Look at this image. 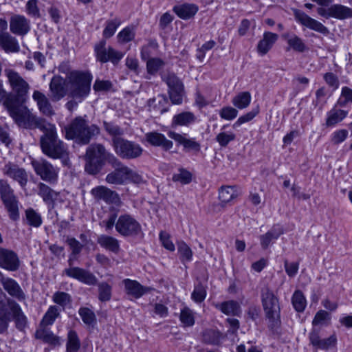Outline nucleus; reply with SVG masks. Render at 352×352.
<instances>
[{
  "label": "nucleus",
  "mask_w": 352,
  "mask_h": 352,
  "mask_svg": "<svg viewBox=\"0 0 352 352\" xmlns=\"http://www.w3.org/2000/svg\"><path fill=\"white\" fill-rule=\"evenodd\" d=\"M43 135L40 137L39 144L44 155L52 159H60L68 154L66 144L58 138L55 124L47 123L41 130Z\"/></svg>",
  "instance_id": "obj_1"
},
{
  "label": "nucleus",
  "mask_w": 352,
  "mask_h": 352,
  "mask_svg": "<svg viewBox=\"0 0 352 352\" xmlns=\"http://www.w3.org/2000/svg\"><path fill=\"white\" fill-rule=\"evenodd\" d=\"M85 159V170L90 175L99 173L106 162L111 165L119 164V160L113 154L107 151L100 144H94L88 146Z\"/></svg>",
  "instance_id": "obj_2"
},
{
  "label": "nucleus",
  "mask_w": 352,
  "mask_h": 352,
  "mask_svg": "<svg viewBox=\"0 0 352 352\" xmlns=\"http://www.w3.org/2000/svg\"><path fill=\"white\" fill-rule=\"evenodd\" d=\"M3 104L10 116L21 127L30 129L38 128L41 130L47 123L43 118L34 114L26 106L17 104L12 100H6Z\"/></svg>",
  "instance_id": "obj_3"
},
{
  "label": "nucleus",
  "mask_w": 352,
  "mask_h": 352,
  "mask_svg": "<svg viewBox=\"0 0 352 352\" xmlns=\"http://www.w3.org/2000/svg\"><path fill=\"white\" fill-rule=\"evenodd\" d=\"M64 131L66 139L75 140L81 144H88L93 136L100 133L96 125H89L87 121L80 116L76 117L65 126Z\"/></svg>",
  "instance_id": "obj_4"
},
{
  "label": "nucleus",
  "mask_w": 352,
  "mask_h": 352,
  "mask_svg": "<svg viewBox=\"0 0 352 352\" xmlns=\"http://www.w3.org/2000/svg\"><path fill=\"white\" fill-rule=\"evenodd\" d=\"M92 76L89 72H72L67 78V95L82 102L91 91Z\"/></svg>",
  "instance_id": "obj_5"
},
{
  "label": "nucleus",
  "mask_w": 352,
  "mask_h": 352,
  "mask_svg": "<svg viewBox=\"0 0 352 352\" xmlns=\"http://www.w3.org/2000/svg\"><path fill=\"white\" fill-rule=\"evenodd\" d=\"M0 196L10 218L16 221L19 218V201L10 184L6 180L0 179Z\"/></svg>",
  "instance_id": "obj_6"
},
{
  "label": "nucleus",
  "mask_w": 352,
  "mask_h": 352,
  "mask_svg": "<svg viewBox=\"0 0 352 352\" xmlns=\"http://www.w3.org/2000/svg\"><path fill=\"white\" fill-rule=\"evenodd\" d=\"M116 153L122 159H135L142 153V147L137 143L122 139H116L112 145Z\"/></svg>",
  "instance_id": "obj_7"
},
{
  "label": "nucleus",
  "mask_w": 352,
  "mask_h": 352,
  "mask_svg": "<svg viewBox=\"0 0 352 352\" xmlns=\"http://www.w3.org/2000/svg\"><path fill=\"white\" fill-rule=\"evenodd\" d=\"M94 52L96 60L104 63L109 61L113 65H118L124 56V53L113 49L111 46H107V42L104 40L100 41L95 45Z\"/></svg>",
  "instance_id": "obj_8"
},
{
  "label": "nucleus",
  "mask_w": 352,
  "mask_h": 352,
  "mask_svg": "<svg viewBox=\"0 0 352 352\" xmlns=\"http://www.w3.org/2000/svg\"><path fill=\"white\" fill-rule=\"evenodd\" d=\"M32 167L41 179L50 183L57 182L58 169L45 159L34 160L32 161Z\"/></svg>",
  "instance_id": "obj_9"
},
{
  "label": "nucleus",
  "mask_w": 352,
  "mask_h": 352,
  "mask_svg": "<svg viewBox=\"0 0 352 352\" xmlns=\"http://www.w3.org/2000/svg\"><path fill=\"white\" fill-rule=\"evenodd\" d=\"M116 230L123 236H133L141 232V226L132 216L125 214L118 219Z\"/></svg>",
  "instance_id": "obj_10"
},
{
  "label": "nucleus",
  "mask_w": 352,
  "mask_h": 352,
  "mask_svg": "<svg viewBox=\"0 0 352 352\" xmlns=\"http://www.w3.org/2000/svg\"><path fill=\"white\" fill-rule=\"evenodd\" d=\"M4 72L12 91L19 99L24 101L30 89L29 84L18 72L12 69H6Z\"/></svg>",
  "instance_id": "obj_11"
},
{
  "label": "nucleus",
  "mask_w": 352,
  "mask_h": 352,
  "mask_svg": "<svg viewBox=\"0 0 352 352\" xmlns=\"http://www.w3.org/2000/svg\"><path fill=\"white\" fill-rule=\"evenodd\" d=\"M261 298L266 316L272 320H278L280 311L278 298L272 291L266 289L262 292Z\"/></svg>",
  "instance_id": "obj_12"
},
{
  "label": "nucleus",
  "mask_w": 352,
  "mask_h": 352,
  "mask_svg": "<svg viewBox=\"0 0 352 352\" xmlns=\"http://www.w3.org/2000/svg\"><path fill=\"white\" fill-rule=\"evenodd\" d=\"M317 13L327 19L334 18L344 20L352 18V9L342 4H333L327 8L319 7Z\"/></svg>",
  "instance_id": "obj_13"
},
{
  "label": "nucleus",
  "mask_w": 352,
  "mask_h": 352,
  "mask_svg": "<svg viewBox=\"0 0 352 352\" xmlns=\"http://www.w3.org/2000/svg\"><path fill=\"white\" fill-rule=\"evenodd\" d=\"M293 12L295 20L302 26L324 35L329 34V30L326 26L320 21L311 18L303 11L295 9L293 10Z\"/></svg>",
  "instance_id": "obj_14"
},
{
  "label": "nucleus",
  "mask_w": 352,
  "mask_h": 352,
  "mask_svg": "<svg viewBox=\"0 0 352 352\" xmlns=\"http://www.w3.org/2000/svg\"><path fill=\"white\" fill-rule=\"evenodd\" d=\"M3 173L13 180L17 182L21 187H25L28 183V176L26 170L19 165L8 162L2 168Z\"/></svg>",
  "instance_id": "obj_15"
},
{
  "label": "nucleus",
  "mask_w": 352,
  "mask_h": 352,
  "mask_svg": "<svg viewBox=\"0 0 352 352\" xmlns=\"http://www.w3.org/2000/svg\"><path fill=\"white\" fill-rule=\"evenodd\" d=\"M94 198L98 201H103L109 204L118 206L120 204V199L118 194L104 186H99L91 190Z\"/></svg>",
  "instance_id": "obj_16"
},
{
  "label": "nucleus",
  "mask_w": 352,
  "mask_h": 352,
  "mask_svg": "<svg viewBox=\"0 0 352 352\" xmlns=\"http://www.w3.org/2000/svg\"><path fill=\"white\" fill-rule=\"evenodd\" d=\"M31 29L30 21L25 16L14 14L10 19V30L16 35L24 36Z\"/></svg>",
  "instance_id": "obj_17"
},
{
  "label": "nucleus",
  "mask_w": 352,
  "mask_h": 352,
  "mask_svg": "<svg viewBox=\"0 0 352 352\" xmlns=\"http://www.w3.org/2000/svg\"><path fill=\"white\" fill-rule=\"evenodd\" d=\"M20 266L17 254L12 250L0 247V267L8 271H16Z\"/></svg>",
  "instance_id": "obj_18"
},
{
  "label": "nucleus",
  "mask_w": 352,
  "mask_h": 352,
  "mask_svg": "<svg viewBox=\"0 0 352 352\" xmlns=\"http://www.w3.org/2000/svg\"><path fill=\"white\" fill-rule=\"evenodd\" d=\"M50 91L52 101L57 102L63 98L67 94V79L54 76L50 83Z\"/></svg>",
  "instance_id": "obj_19"
},
{
  "label": "nucleus",
  "mask_w": 352,
  "mask_h": 352,
  "mask_svg": "<svg viewBox=\"0 0 352 352\" xmlns=\"http://www.w3.org/2000/svg\"><path fill=\"white\" fill-rule=\"evenodd\" d=\"M69 277L75 278L86 285H94L97 283L96 277L89 271L78 267H70L64 270Z\"/></svg>",
  "instance_id": "obj_20"
},
{
  "label": "nucleus",
  "mask_w": 352,
  "mask_h": 352,
  "mask_svg": "<svg viewBox=\"0 0 352 352\" xmlns=\"http://www.w3.org/2000/svg\"><path fill=\"white\" fill-rule=\"evenodd\" d=\"M32 98L36 102L41 114L47 117H52L55 114L53 106L45 94L38 90H35L33 92Z\"/></svg>",
  "instance_id": "obj_21"
},
{
  "label": "nucleus",
  "mask_w": 352,
  "mask_h": 352,
  "mask_svg": "<svg viewBox=\"0 0 352 352\" xmlns=\"http://www.w3.org/2000/svg\"><path fill=\"white\" fill-rule=\"evenodd\" d=\"M114 170L108 173L105 181L109 184L122 185L126 183L127 166L119 160L118 165H111Z\"/></svg>",
  "instance_id": "obj_22"
},
{
  "label": "nucleus",
  "mask_w": 352,
  "mask_h": 352,
  "mask_svg": "<svg viewBox=\"0 0 352 352\" xmlns=\"http://www.w3.org/2000/svg\"><path fill=\"white\" fill-rule=\"evenodd\" d=\"M122 283L126 294L136 299L141 298L145 294L153 290V288L144 287L135 280L126 278L123 280Z\"/></svg>",
  "instance_id": "obj_23"
},
{
  "label": "nucleus",
  "mask_w": 352,
  "mask_h": 352,
  "mask_svg": "<svg viewBox=\"0 0 352 352\" xmlns=\"http://www.w3.org/2000/svg\"><path fill=\"white\" fill-rule=\"evenodd\" d=\"M168 135L178 144L182 145L185 148L195 151L200 150V144L196 142L194 138H188L187 134L186 133L180 134L175 131H169Z\"/></svg>",
  "instance_id": "obj_24"
},
{
  "label": "nucleus",
  "mask_w": 352,
  "mask_h": 352,
  "mask_svg": "<svg viewBox=\"0 0 352 352\" xmlns=\"http://www.w3.org/2000/svg\"><path fill=\"white\" fill-rule=\"evenodd\" d=\"M0 48L6 53H16L20 50V46L16 38L7 32L0 31Z\"/></svg>",
  "instance_id": "obj_25"
},
{
  "label": "nucleus",
  "mask_w": 352,
  "mask_h": 352,
  "mask_svg": "<svg viewBox=\"0 0 352 352\" xmlns=\"http://www.w3.org/2000/svg\"><path fill=\"white\" fill-rule=\"evenodd\" d=\"M146 141L153 146H160L163 149L168 151L173 148V143L168 140L164 135L158 132H150L145 135Z\"/></svg>",
  "instance_id": "obj_26"
},
{
  "label": "nucleus",
  "mask_w": 352,
  "mask_h": 352,
  "mask_svg": "<svg viewBox=\"0 0 352 352\" xmlns=\"http://www.w3.org/2000/svg\"><path fill=\"white\" fill-rule=\"evenodd\" d=\"M8 306L15 320L16 327L19 330H23L27 324V318L23 313L19 305L13 300L8 298Z\"/></svg>",
  "instance_id": "obj_27"
},
{
  "label": "nucleus",
  "mask_w": 352,
  "mask_h": 352,
  "mask_svg": "<svg viewBox=\"0 0 352 352\" xmlns=\"http://www.w3.org/2000/svg\"><path fill=\"white\" fill-rule=\"evenodd\" d=\"M35 336L37 339L41 340L44 342L51 345H59L60 338L55 336L48 328V326L39 324V327L35 332Z\"/></svg>",
  "instance_id": "obj_28"
},
{
  "label": "nucleus",
  "mask_w": 352,
  "mask_h": 352,
  "mask_svg": "<svg viewBox=\"0 0 352 352\" xmlns=\"http://www.w3.org/2000/svg\"><path fill=\"white\" fill-rule=\"evenodd\" d=\"M2 285L4 289L12 296L19 300H24L25 295L16 280L12 278H7L2 280Z\"/></svg>",
  "instance_id": "obj_29"
},
{
  "label": "nucleus",
  "mask_w": 352,
  "mask_h": 352,
  "mask_svg": "<svg viewBox=\"0 0 352 352\" xmlns=\"http://www.w3.org/2000/svg\"><path fill=\"white\" fill-rule=\"evenodd\" d=\"M283 234V229L279 225L274 226L265 234L259 236L260 243L263 250H266L270 243L276 240L280 235Z\"/></svg>",
  "instance_id": "obj_30"
},
{
  "label": "nucleus",
  "mask_w": 352,
  "mask_h": 352,
  "mask_svg": "<svg viewBox=\"0 0 352 352\" xmlns=\"http://www.w3.org/2000/svg\"><path fill=\"white\" fill-rule=\"evenodd\" d=\"M199 10V7L194 3H182L175 6L173 11L181 19L186 20L193 17Z\"/></svg>",
  "instance_id": "obj_31"
},
{
  "label": "nucleus",
  "mask_w": 352,
  "mask_h": 352,
  "mask_svg": "<svg viewBox=\"0 0 352 352\" xmlns=\"http://www.w3.org/2000/svg\"><path fill=\"white\" fill-rule=\"evenodd\" d=\"M278 39V35L271 32H265L263 34V38L257 45L258 52L261 55L266 54L272 47L273 45Z\"/></svg>",
  "instance_id": "obj_32"
},
{
  "label": "nucleus",
  "mask_w": 352,
  "mask_h": 352,
  "mask_svg": "<svg viewBox=\"0 0 352 352\" xmlns=\"http://www.w3.org/2000/svg\"><path fill=\"white\" fill-rule=\"evenodd\" d=\"M97 243L104 249L117 254L120 251L119 241L111 236L101 234L98 236Z\"/></svg>",
  "instance_id": "obj_33"
},
{
  "label": "nucleus",
  "mask_w": 352,
  "mask_h": 352,
  "mask_svg": "<svg viewBox=\"0 0 352 352\" xmlns=\"http://www.w3.org/2000/svg\"><path fill=\"white\" fill-rule=\"evenodd\" d=\"M38 188V195L41 196L43 201L48 205H53L59 195V192L54 190L50 186L43 183H39Z\"/></svg>",
  "instance_id": "obj_34"
},
{
  "label": "nucleus",
  "mask_w": 352,
  "mask_h": 352,
  "mask_svg": "<svg viewBox=\"0 0 352 352\" xmlns=\"http://www.w3.org/2000/svg\"><path fill=\"white\" fill-rule=\"evenodd\" d=\"M215 307L228 316H238L241 314L240 305L234 300H228L216 304Z\"/></svg>",
  "instance_id": "obj_35"
},
{
  "label": "nucleus",
  "mask_w": 352,
  "mask_h": 352,
  "mask_svg": "<svg viewBox=\"0 0 352 352\" xmlns=\"http://www.w3.org/2000/svg\"><path fill=\"white\" fill-rule=\"evenodd\" d=\"M348 112L344 110L339 109L336 107L331 109L327 115L326 125L327 126H333L341 122L346 117Z\"/></svg>",
  "instance_id": "obj_36"
},
{
  "label": "nucleus",
  "mask_w": 352,
  "mask_h": 352,
  "mask_svg": "<svg viewBox=\"0 0 352 352\" xmlns=\"http://www.w3.org/2000/svg\"><path fill=\"white\" fill-rule=\"evenodd\" d=\"M195 121V116L192 113L189 111L182 112L173 116L171 126L173 127L177 126H188Z\"/></svg>",
  "instance_id": "obj_37"
},
{
  "label": "nucleus",
  "mask_w": 352,
  "mask_h": 352,
  "mask_svg": "<svg viewBox=\"0 0 352 352\" xmlns=\"http://www.w3.org/2000/svg\"><path fill=\"white\" fill-rule=\"evenodd\" d=\"M284 37L287 39L289 47L293 50L298 52H304L307 47L302 39L296 34H285Z\"/></svg>",
  "instance_id": "obj_38"
},
{
  "label": "nucleus",
  "mask_w": 352,
  "mask_h": 352,
  "mask_svg": "<svg viewBox=\"0 0 352 352\" xmlns=\"http://www.w3.org/2000/svg\"><path fill=\"white\" fill-rule=\"evenodd\" d=\"M168 100L164 95H158L156 97L150 99L148 104L151 109H153L160 114L167 111L166 104Z\"/></svg>",
  "instance_id": "obj_39"
},
{
  "label": "nucleus",
  "mask_w": 352,
  "mask_h": 352,
  "mask_svg": "<svg viewBox=\"0 0 352 352\" xmlns=\"http://www.w3.org/2000/svg\"><path fill=\"white\" fill-rule=\"evenodd\" d=\"M238 195L239 193L235 186H222L219 192V198L223 203H228Z\"/></svg>",
  "instance_id": "obj_40"
},
{
  "label": "nucleus",
  "mask_w": 352,
  "mask_h": 352,
  "mask_svg": "<svg viewBox=\"0 0 352 352\" xmlns=\"http://www.w3.org/2000/svg\"><path fill=\"white\" fill-rule=\"evenodd\" d=\"M103 126L105 131L112 137V145L114 144L116 139H122L121 136L124 134V130L118 125L111 122H103Z\"/></svg>",
  "instance_id": "obj_41"
},
{
  "label": "nucleus",
  "mask_w": 352,
  "mask_h": 352,
  "mask_svg": "<svg viewBox=\"0 0 352 352\" xmlns=\"http://www.w3.org/2000/svg\"><path fill=\"white\" fill-rule=\"evenodd\" d=\"M59 316V309L55 305H52L44 314L40 324L43 326H50L54 324V321Z\"/></svg>",
  "instance_id": "obj_42"
},
{
  "label": "nucleus",
  "mask_w": 352,
  "mask_h": 352,
  "mask_svg": "<svg viewBox=\"0 0 352 352\" xmlns=\"http://www.w3.org/2000/svg\"><path fill=\"white\" fill-rule=\"evenodd\" d=\"M80 347V341L78 334L74 330H70L67 333L66 352H77Z\"/></svg>",
  "instance_id": "obj_43"
},
{
  "label": "nucleus",
  "mask_w": 352,
  "mask_h": 352,
  "mask_svg": "<svg viewBox=\"0 0 352 352\" xmlns=\"http://www.w3.org/2000/svg\"><path fill=\"white\" fill-rule=\"evenodd\" d=\"M292 302L294 308L298 312H302L307 305V300L300 290H296L292 295Z\"/></svg>",
  "instance_id": "obj_44"
},
{
  "label": "nucleus",
  "mask_w": 352,
  "mask_h": 352,
  "mask_svg": "<svg viewBox=\"0 0 352 352\" xmlns=\"http://www.w3.org/2000/svg\"><path fill=\"white\" fill-rule=\"evenodd\" d=\"M250 102L251 95L248 91L241 92L232 99V104L239 109L248 107Z\"/></svg>",
  "instance_id": "obj_45"
},
{
  "label": "nucleus",
  "mask_w": 352,
  "mask_h": 352,
  "mask_svg": "<svg viewBox=\"0 0 352 352\" xmlns=\"http://www.w3.org/2000/svg\"><path fill=\"white\" fill-rule=\"evenodd\" d=\"M226 126L224 125L221 128V132L216 136V140L221 147L227 146L230 142L234 141L236 138V135L234 132L223 131Z\"/></svg>",
  "instance_id": "obj_46"
},
{
  "label": "nucleus",
  "mask_w": 352,
  "mask_h": 352,
  "mask_svg": "<svg viewBox=\"0 0 352 352\" xmlns=\"http://www.w3.org/2000/svg\"><path fill=\"white\" fill-rule=\"evenodd\" d=\"M135 36V28L133 26H127L118 33L117 38L118 43H126L133 41Z\"/></svg>",
  "instance_id": "obj_47"
},
{
  "label": "nucleus",
  "mask_w": 352,
  "mask_h": 352,
  "mask_svg": "<svg viewBox=\"0 0 352 352\" xmlns=\"http://www.w3.org/2000/svg\"><path fill=\"white\" fill-rule=\"evenodd\" d=\"M25 217L30 226L38 228L42 224L41 214L33 208H28L25 210Z\"/></svg>",
  "instance_id": "obj_48"
},
{
  "label": "nucleus",
  "mask_w": 352,
  "mask_h": 352,
  "mask_svg": "<svg viewBox=\"0 0 352 352\" xmlns=\"http://www.w3.org/2000/svg\"><path fill=\"white\" fill-rule=\"evenodd\" d=\"M203 341L209 344L218 345L221 342V333L212 329L206 330L203 333Z\"/></svg>",
  "instance_id": "obj_49"
},
{
  "label": "nucleus",
  "mask_w": 352,
  "mask_h": 352,
  "mask_svg": "<svg viewBox=\"0 0 352 352\" xmlns=\"http://www.w3.org/2000/svg\"><path fill=\"white\" fill-rule=\"evenodd\" d=\"M121 24L120 19L116 18L113 20L107 21L106 26L103 30V36L109 38H111L116 32L117 28Z\"/></svg>",
  "instance_id": "obj_50"
},
{
  "label": "nucleus",
  "mask_w": 352,
  "mask_h": 352,
  "mask_svg": "<svg viewBox=\"0 0 352 352\" xmlns=\"http://www.w3.org/2000/svg\"><path fill=\"white\" fill-rule=\"evenodd\" d=\"M168 90H183L182 82L174 74H169L165 78Z\"/></svg>",
  "instance_id": "obj_51"
},
{
  "label": "nucleus",
  "mask_w": 352,
  "mask_h": 352,
  "mask_svg": "<svg viewBox=\"0 0 352 352\" xmlns=\"http://www.w3.org/2000/svg\"><path fill=\"white\" fill-rule=\"evenodd\" d=\"M179 318L182 323L184 326L191 327L195 323L194 313L188 307H185L182 309Z\"/></svg>",
  "instance_id": "obj_52"
},
{
  "label": "nucleus",
  "mask_w": 352,
  "mask_h": 352,
  "mask_svg": "<svg viewBox=\"0 0 352 352\" xmlns=\"http://www.w3.org/2000/svg\"><path fill=\"white\" fill-rule=\"evenodd\" d=\"M111 298V287L107 283L98 285V298L102 302L110 300Z\"/></svg>",
  "instance_id": "obj_53"
},
{
  "label": "nucleus",
  "mask_w": 352,
  "mask_h": 352,
  "mask_svg": "<svg viewBox=\"0 0 352 352\" xmlns=\"http://www.w3.org/2000/svg\"><path fill=\"white\" fill-rule=\"evenodd\" d=\"M172 179L173 181L179 182L182 184H188L192 180V175L189 171L182 168L179 170L178 173L173 175Z\"/></svg>",
  "instance_id": "obj_54"
},
{
  "label": "nucleus",
  "mask_w": 352,
  "mask_h": 352,
  "mask_svg": "<svg viewBox=\"0 0 352 352\" xmlns=\"http://www.w3.org/2000/svg\"><path fill=\"white\" fill-rule=\"evenodd\" d=\"M52 300L55 303L64 307L72 302V297L67 293L56 292L54 294Z\"/></svg>",
  "instance_id": "obj_55"
},
{
  "label": "nucleus",
  "mask_w": 352,
  "mask_h": 352,
  "mask_svg": "<svg viewBox=\"0 0 352 352\" xmlns=\"http://www.w3.org/2000/svg\"><path fill=\"white\" fill-rule=\"evenodd\" d=\"M258 112L259 109L257 107L245 115L240 116L233 124V128H237L242 124L251 121L258 113Z\"/></svg>",
  "instance_id": "obj_56"
},
{
  "label": "nucleus",
  "mask_w": 352,
  "mask_h": 352,
  "mask_svg": "<svg viewBox=\"0 0 352 352\" xmlns=\"http://www.w3.org/2000/svg\"><path fill=\"white\" fill-rule=\"evenodd\" d=\"M352 102V89L344 87L342 89L340 97L339 98L337 104L340 107H344L349 103Z\"/></svg>",
  "instance_id": "obj_57"
},
{
  "label": "nucleus",
  "mask_w": 352,
  "mask_h": 352,
  "mask_svg": "<svg viewBox=\"0 0 352 352\" xmlns=\"http://www.w3.org/2000/svg\"><path fill=\"white\" fill-rule=\"evenodd\" d=\"M206 296V290L204 285L198 284L195 286L194 290L191 294L192 299L196 302H201Z\"/></svg>",
  "instance_id": "obj_58"
},
{
  "label": "nucleus",
  "mask_w": 352,
  "mask_h": 352,
  "mask_svg": "<svg viewBox=\"0 0 352 352\" xmlns=\"http://www.w3.org/2000/svg\"><path fill=\"white\" fill-rule=\"evenodd\" d=\"M164 65V62L157 58H153L148 60L146 63V69L148 74H155Z\"/></svg>",
  "instance_id": "obj_59"
},
{
  "label": "nucleus",
  "mask_w": 352,
  "mask_h": 352,
  "mask_svg": "<svg viewBox=\"0 0 352 352\" xmlns=\"http://www.w3.org/2000/svg\"><path fill=\"white\" fill-rule=\"evenodd\" d=\"M78 313L82 321L87 324H91L96 320L94 313L88 308H80Z\"/></svg>",
  "instance_id": "obj_60"
},
{
  "label": "nucleus",
  "mask_w": 352,
  "mask_h": 352,
  "mask_svg": "<svg viewBox=\"0 0 352 352\" xmlns=\"http://www.w3.org/2000/svg\"><path fill=\"white\" fill-rule=\"evenodd\" d=\"M330 319L331 316L327 311L320 310L316 314L312 321V324L314 326L322 325L325 322L330 320Z\"/></svg>",
  "instance_id": "obj_61"
},
{
  "label": "nucleus",
  "mask_w": 352,
  "mask_h": 352,
  "mask_svg": "<svg viewBox=\"0 0 352 352\" xmlns=\"http://www.w3.org/2000/svg\"><path fill=\"white\" fill-rule=\"evenodd\" d=\"M178 252L181 255L182 261H190L192 259V252L190 247L184 242L178 243Z\"/></svg>",
  "instance_id": "obj_62"
},
{
  "label": "nucleus",
  "mask_w": 352,
  "mask_h": 352,
  "mask_svg": "<svg viewBox=\"0 0 352 352\" xmlns=\"http://www.w3.org/2000/svg\"><path fill=\"white\" fill-rule=\"evenodd\" d=\"M237 115L238 111L232 107H224L219 111L220 117L226 120H232Z\"/></svg>",
  "instance_id": "obj_63"
},
{
  "label": "nucleus",
  "mask_w": 352,
  "mask_h": 352,
  "mask_svg": "<svg viewBox=\"0 0 352 352\" xmlns=\"http://www.w3.org/2000/svg\"><path fill=\"white\" fill-rule=\"evenodd\" d=\"M349 132L346 129H339L334 131L331 135V142L333 144H339L343 142L348 137Z\"/></svg>",
  "instance_id": "obj_64"
}]
</instances>
